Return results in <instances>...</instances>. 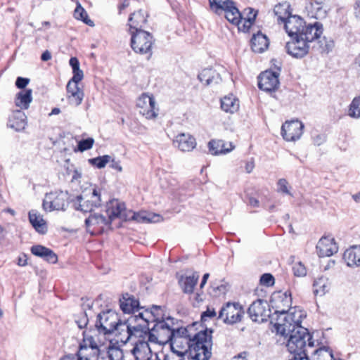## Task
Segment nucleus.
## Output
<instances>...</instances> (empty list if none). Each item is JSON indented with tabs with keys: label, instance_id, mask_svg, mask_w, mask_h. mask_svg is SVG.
<instances>
[{
	"label": "nucleus",
	"instance_id": "f257e3e1",
	"mask_svg": "<svg viewBox=\"0 0 360 360\" xmlns=\"http://www.w3.org/2000/svg\"><path fill=\"white\" fill-rule=\"evenodd\" d=\"M282 301L285 302L286 309L277 311L272 316L271 323L274 325L277 333L289 338L287 342V349L290 354L309 353L312 349L314 342L312 340V335L308 329L301 326L302 319L305 315L302 311H288L292 300L290 295L287 292L283 294Z\"/></svg>",
	"mask_w": 360,
	"mask_h": 360
},
{
	"label": "nucleus",
	"instance_id": "f03ea898",
	"mask_svg": "<svg viewBox=\"0 0 360 360\" xmlns=\"http://www.w3.org/2000/svg\"><path fill=\"white\" fill-rule=\"evenodd\" d=\"M87 340L94 352V356L84 354L85 347H82L79 352V360H97L98 357L102 360H124L123 352L119 347L110 345L98 347L93 338Z\"/></svg>",
	"mask_w": 360,
	"mask_h": 360
},
{
	"label": "nucleus",
	"instance_id": "7ed1b4c3",
	"mask_svg": "<svg viewBox=\"0 0 360 360\" xmlns=\"http://www.w3.org/2000/svg\"><path fill=\"white\" fill-rule=\"evenodd\" d=\"M150 316V313H139L137 315H133V318H136L135 323L131 326V340H136L135 342L136 346L138 344L146 345L148 346V342H151V339L155 338L151 329L149 328L148 317Z\"/></svg>",
	"mask_w": 360,
	"mask_h": 360
},
{
	"label": "nucleus",
	"instance_id": "20e7f679",
	"mask_svg": "<svg viewBox=\"0 0 360 360\" xmlns=\"http://www.w3.org/2000/svg\"><path fill=\"white\" fill-rule=\"evenodd\" d=\"M131 46L134 52L140 54H151L155 42L153 35L145 30L131 31Z\"/></svg>",
	"mask_w": 360,
	"mask_h": 360
},
{
	"label": "nucleus",
	"instance_id": "39448f33",
	"mask_svg": "<svg viewBox=\"0 0 360 360\" xmlns=\"http://www.w3.org/2000/svg\"><path fill=\"white\" fill-rule=\"evenodd\" d=\"M243 314L241 304L229 302L221 308L217 319L222 320L226 324L233 325L241 321Z\"/></svg>",
	"mask_w": 360,
	"mask_h": 360
},
{
	"label": "nucleus",
	"instance_id": "423d86ee",
	"mask_svg": "<svg viewBox=\"0 0 360 360\" xmlns=\"http://www.w3.org/2000/svg\"><path fill=\"white\" fill-rule=\"evenodd\" d=\"M68 193L55 191L46 193L42 206L45 211L65 210L67 206Z\"/></svg>",
	"mask_w": 360,
	"mask_h": 360
},
{
	"label": "nucleus",
	"instance_id": "0eeeda50",
	"mask_svg": "<svg viewBox=\"0 0 360 360\" xmlns=\"http://www.w3.org/2000/svg\"><path fill=\"white\" fill-rule=\"evenodd\" d=\"M119 320L117 314L112 310H108L98 315L96 327L100 333L111 334Z\"/></svg>",
	"mask_w": 360,
	"mask_h": 360
},
{
	"label": "nucleus",
	"instance_id": "6e6552de",
	"mask_svg": "<svg viewBox=\"0 0 360 360\" xmlns=\"http://www.w3.org/2000/svg\"><path fill=\"white\" fill-rule=\"evenodd\" d=\"M72 202L75 210L84 213L91 212L94 207H98L101 205V193L94 188L92 191L91 199L86 198L83 195H79L76 197Z\"/></svg>",
	"mask_w": 360,
	"mask_h": 360
},
{
	"label": "nucleus",
	"instance_id": "1a4fd4ad",
	"mask_svg": "<svg viewBox=\"0 0 360 360\" xmlns=\"http://www.w3.org/2000/svg\"><path fill=\"white\" fill-rule=\"evenodd\" d=\"M136 106L139 108V113L146 119H154L158 115V108L153 95L142 94L138 98Z\"/></svg>",
	"mask_w": 360,
	"mask_h": 360
},
{
	"label": "nucleus",
	"instance_id": "9d476101",
	"mask_svg": "<svg viewBox=\"0 0 360 360\" xmlns=\"http://www.w3.org/2000/svg\"><path fill=\"white\" fill-rule=\"evenodd\" d=\"M281 68L278 66L277 71L266 70L258 77V86L261 90L266 92L274 91L279 86L278 77Z\"/></svg>",
	"mask_w": 360,
	"mask_h": 360
},
{
	"label": "nucleus",
	"instance_id": "9b49d317",
	"mask_svg": "<svg viewBox=\"0 0 360 360\" xmlns=\"http://www.w3.org/2000/svg\"><path fill=\"white\" fill-rule=\"evenodd\" d=\"M268 304L266 302L262 300H257L253 302L248 309V314L252 321L263 323L267 321V319L271 316L278 311L270 316L269 309H267ZM281 309L280 311H281Z\"/></svg>",
	"mask_w": 360,
	"mask_h": 360
},
{
	"label": "nucleus",
	"instance_id": "f8f14e48",
	"mask_svg": "<svg viewBox=\"0 0 360 360\" xmlns=\"http://www.w3.org/2000/svg\"><path fill=\"white\" fill-rule=\"evenodd\" d=\"M155 338L151 339V342H158L160 344L171 342L174 338V332L169 325L164 320L157 321L154 326L151 328Z\"/></svg>",
	"mask_w": 360,
	"mask_h": 360
},
{
	"label": "nucleus",
	"instance_id": "ddd939ff",
	"mask_svg": "<svg viewBox=\"0 0 360 360\" xmlns=\"http://www.w3.org/2000/svg\"><path fill=\"white\" fill-rule=\"evenodd\" d=\"M304 124L298 120L287 121L281 127V135L287 141H295L303 134Z\"/></svg>",
	"mask_w": 360,
	"mask_h": 360
},
{
	"label": "nucleus",
	"instance_id": "4468645a",
	"mask_svg": "<svg viewBox=\"0 0 360 360\" xmlns=\"http://www.w3.org/2000/svg\"><path fill=\"white\" fill-rule=\"evenodd\" d=\"M106 214L110 223L115 219H120L123 221L129 220L128 211L126 210L124 202H120L117 199L110 200L106 205Z\"/></svg>",
	"mask_w": 360,
	"mask_h": 360
},
{
	"label": "nucleus",
	"instance_id": "2eb2a0df",
	"mask_svg": "<svg viewBox=\"0 0 360 360\" xmlns=\"http://www.w3.org/2000/svg\"><path fill=\"white\" fill-rule=\"evenodd\" d=\"M291 38L292 41L286 43V52L296 58H302L305 56L309 50V46L307 41L298 36Z\"/></svg>",
	"mask_w": 360,
	"mask_h": 360
},
{
	"label": "nucleus",
	"instance_id": "dca6fc26",
	"mask_svg": "<svg viewBox=\"0 0 360 360\" xmlns=\"http://www.w3.org/2000/svg\"><path fill=\"white\" fill-rule=\"evenodd\" d=\"M213 330L210 329V334H202L204 345L200 348L195 349V352H190L189 359L192 360H209L212 356V333ZM202 340V338H200Z\"/></svg>",
	"mask_w": 360,
	"mask_h": 360
},
{
	"label": "nucleus",
	"instance_id": "f3484780",
	"mask_svg": "<svg viewBox=\"0 0 360 360\" xmlns=\"http://www.w3.org/2000/svg\"><path fill=\"white\" fill-rule=\"evenodd\" d=\"M135 321L136 318H133V315H131L124 322L119 320L115 330L112 331V333L117 338L118 341L127 343L131 340V326L132 323H135Z\"/></svg>",
	"mask_w": 360,
	"mask_h": 360
},
{
	"label": "nucleus",
	"instance_id": "a211bd4d",
	"mask_svg": "<svg viewBox=\"0 0 360 360\" xmlns=\"http://www.w3.org/2000/svg\"><path fill=\"white\" fill-rule=\"evenodd\" d=\"M85 225L87 231L94 235L96 233V227L98 229L103 230L105 227H108L111 225L109 219L104 217L103 214L94 213L91 214L88 218L85 219Z\"/></svg>",
	"mask_w": 360,
	"mask_h": 360
},
{
	"label": "nucleus",
	"instance_id": "6ab92c4d",
	"mask_svg": "<svg viewBox=\"0 0 360 360\" xmlns=\"http://www.w3.org/2000/svg\"><path fill=\"white\" fill-rule=\"evenodd\" d=\"M284 28L290 37H300L306 25L302 18L297 15H291L283 22Z\"/></svg>",
	"mask_w": 360,
	"mask_h": 360
},
{
	"label": "nucleus",
	"instance_id": "aec40b11",
	"mask_svg": "<svg viewBox=\"0 0 360 360\" xmlns=\"http://www.w3.org/2000/svg\"><path fill=\"white\" fill-rule=\"evenodd\" d=\"M338 246L333 238L322 237L316 245L317 254L320 257H330L338 252Z\"/></svg>",
	"mask_w": 360,
	"mask_h": 360
},
{
	"label": "nucleus",
	"instance_id": "412c9836",
	"mask_svg": "<svg viewBox=\"0 0 360 360\" xmlns=\"http://www.w3.org/2000/svg\"><path fill=\"white\" fill-rule=\"evenodd\" d=\"M199 280V274L193 271L191 274L181 275L178 277V283L184 293L193 294L194 288Z\"/></svg>",
	"mask_w": 360,
	"mask_h": 360
},
{
	"label": "nucleus",
	"instance_id": "4be33fe9",
	"mask_svg": "<svg viewBox=\"0 0 360 360\" xmlns=\"http://www.w3.org/2000/svg\"><path fill=\"white\" fill-rule=\"evenodd\" d=\"M323 25L316 22L314 24L305 25L303 32H301L300 38L304 39L309 44V42L319 39L323 33Z\"/></svg>",
	"mask_w": 360,
	"mask_h": 360
},
{
	"label": "nucleus",
	"instance_id": "5701e85b",
	"mask_svg": "<svg viewBox=\"0 0 360 360\" xmlns=\"http://www.w3.org/2000/svg\"><path fill=\"white\" fill-rule=\"evenodd\" d=\"M147 18V13L141 9L131 13L128 20L129 31L143 30V27L148 21Z\"/></svg>",
	"mask_w": 360,
	"mask_h": 360
},
{
	"label": "nucleus",
	"instance_id": "b1692460",
	"mask_svg": "<svg viewBox=\"0 0 360 360\" xmlns=\"http://www.w3.org/2000/svg\"><path fill=\"white\" fill-rule=\"evenodd\" d=\"M174 145L183 152L191 151L196 146L195 139L188 134H178L174 141Z\"/></svg>",
	"mask_w": 360,
	"mask_h": 360
},
{
	"label": "nucleus",
	"instance_id": "393cba45",
	"mask_svg": "<svg viewBox=\"0 0 360 360\" xmlns=\"http://www.w3.org/2000/svg\"><path fill=\"white\" fill-rule=\"evenodd\" d=\"M120 307L124 314L135 315L139 309V302L133 295L126 293L120 299Z\"/></svg>",
	"mask_w": 360,
	"mask_h": 360
},
{
	"label": "nucleus",
	"instance_id": "a878e982",
	"mask_svg": "<svg viewBox=\"0 0 360 360\" xmlns=\"http://www.w3.org/2000/svg\"><path fill=\"white\" fill-rule=\"evenodd\" d=\"M325 0H309L306 5V9L311 17L316 19L324 18L327 11L323 8Z\"/></svg>",
	"mask_w": 360,
	"mask_h": 360
},
{
	"label": "nucleus",
	"instance_id": "bb28decb",
	"mask_svg": "<svg viewBox=\"0 0 360 360\" xmlns=\"http://www.w3.org/2000/svg\"><path fill=\"white\" fill-rule=\"evenodd\" d=\"M31 252L34 255L43 258L49 263L55 264L58 262V256L51 249L41 245H33Z\"/></svg>",
	"mask_w": 360,
	"mask_h": 360
},
{
	"label": "nucleus",
	"instance_id": "cd10ccee",
	"mask_svg": "<svg viewBox=\"0 0 360 360\" xmlns=\"http://www.w3.org/2000/svg\"><path fill=\"white\" fill-rule=\"evenodd\" d=\"M343 259L348 266H360V245H353L347 249L344 252Z\"/></svg>",
	"mask_w": 360,
	"mask_h": 360
},
{
	"label": "nucleus",
	"instance_id": "c85d7f7f",
	"mask_svg": "<svg viewBox=\"0 0 360 360\" xmlns=\"http://www.w3.org/2000/svg\"><path fill=\"white\" fill-rule=\"evenodd\" d=\"M28 217L30 224L37 232L40 234H45L47 232L46 222L37 210H30Z\"/></svg>",
	"mask_w": 360,
	"mask_h": 360
},
{
	"label": "nucleus",
	"instance_id": "c756f323",
	"mask_svg": "<svg viewBox=\"0 0 360 360\" xmlns=\"http://www.w3.org/2000/svg\"><path fill=\"white\" fill-rule=\"evenodd\" d=\"M191 337L175 338L170 342L171 350L182 352V356L189 359L190 355Z\"/></svg>",
	"mask_w": 360,
	"mask_h": 360
},
{
	"label": "nucleus",
	"instance_id": "7c9ffc66",
	"mask_svg": "<svg viewBox=\"0 0 360 360\" xmlns=\"http://www.w3.org/2000/svg\"><path fill=\"white\" fill-rule=\"evenodd\" d=\"M208 148L212 155H218L231 151L234 146L232 143H226L222 140H212L208 143Z\"/></svg>",
	"mask_w": 360,
	"mask_h": 360
},
{
	"label": "nucleus",
	"instance_id": "2f4dec72",
	"mask_svg": "<svg viewBox=\"0 0 360 360\" xmlns=\"http://www.w3.org/2000/svg\"><path fill=\"white\" fill-rule=\"evenodd\" d=\"M250 42L252 50L255 53L264 52L269 45V40L267 37L260 32L252 36Z\"/></svg>",
	"mask_w": 360,
	"mask_h": 360
},
{
	"label": "nucleus",
	"instance_id": "473e14b6",
	"mask_svg": "<svg viewBox=\"0 0 360 360\" xmlns=\"http://www.w3.org/2000/svg\"><path fill=\"white\" fill-rule=\"evenodd\" d=\"M32 101V90L31 89L21 90L15 95V104L20 109H28Z\"/></svg>",
	"mask_w": 360,
	"mask_h": 360
},
{
	"label": "nucleus",
	"instance_id": "72a5a7b5",
	"mask_svg": "<svg viewBox=\"0 0 360 360\" xmlns=\"http://www.w3.org/2000/svg\"><path fill=\"white\" fill-rule=\"evenodd\" d=\"M198 78L205 85H210L213 83L218 84L221 81L220 75L212 68L202 70L198 75Z\"/></svg>",
	"mask_w": 360,
	"mask_h": 360
},
{
	"label": "nucleus",
	"instance_id": "f704fd0d",
	"mask_svg": "<svg viewBox=\"0 0 360 360\" xmlns=\"http://www.w3.org/2000/svg\"><path fill=\"white\" fill-rule=\"evenodd\" d=\"M129 220L132 219L138 222H158L161 220L162 217L159 214H150L146 212H132L128 211Z\"/></svg>",
	"mask_w": 360,
	"mask_h": 360
},
{
	"label": "nucleus",
	"instance_id": "c9c22d12",
	"mask_svg": "<svg viewBox=\"0 0 360 360\" xmlns=\"http://www.w3.org/2000/svg\"><path fill=\"white\" fill-rule=\"evenodd\" d=\"M221 108L226 112L233 114L239 109V101L232 94L226 96L221 99Z\"/></svg>",
	"mask_w": 360,
	"mask_h": 360
},
{
	"label": "nucleus",
	"instance_id": "e433bc0d",
	"mask_svg": "<svg viewBox=\"0 0 360 360\" xmlns=\"http://www.w3.org/2000/svg\"><path fill=\"white\" fill-rule=\"evenodd\" d=\"M274 13L277 16L278 22H284L286 19L292 15L290 4L287 1L278 4L274 8Z\"/></svg>",
	"mask_w": 360,
	"mask_h": 360
},
{
	"label": "nucleus",
	"instance_id": "4c0bfd02",
	"mask_svg": "<svg viewBox=\"0 0 360 360\" xmlns=\"http://www.w3.org/2000/svg\"><path fill=\"white\" fill-rule=\"evenodd\" d=\"M9 122L11 128L16 131H20L26 126V116L22 111L17 110L10 118Z\"/></svg>",
	"mask_w": 360,
	"mask_h": 360
},
{
	"label": "nucleus",
	"instance_id": "58836bf2",
	"mask_svg": "<svg viewBox=\"0 0 360 360\" xmlns=\"http://www.w3.org/2000/svg\"><path fill=\"white\" fill-rule=\"evenodd\" d=\"M310 360H335L332 350L326 346L321 347L312 352Z\"/></svg>",
	"mask_w": 360,
	"mask_h": 360
},
{
	"label": "nucleus",
	"instance_id": "ea45409f",
	"mask_svg": "<svg viewBox=\"0 0 360 360\" xmlns=\"http://www.w3.org/2000/svg\"><path fill=\"white\" fill-rule=\"evenodd\" d=\"M329 282L326 278L321 277L315 280L313 291L315 295L323 296L329 290Z\"/></svg>",
	"mask_w": 360,
	"mask_h": 360
},
{
	"label": "nucleus",
	"instance_id": "a19ab883",
	"mask_svg": "<svg viewBox=\"0 0 360 360\" xmlns=\"http://www.w3.org/2000/svg\"><path fill=\"white\" fill-rule=\"evenodd\" d=\"M224 12L225 18L232 24L239 25L240 22H242V14L234 4Z\"/></svg>",
	"mask_w": 360,
	"mask_h": 360
},
{
	"label": "nucleus",
	"instance_id": "79ce46f5",
	"mask_svg": "<svg viewBox=\"0 0 360 360\" xmlns=\"http://www.w3.org/2000/svg\"><path fill=\"white\" fill-rule=\"evenodd\" d=\"M69 64L72 68L73 77H72V81H74V83H79L82 80L84 73L79 68V62L78 59L76 57H72L70 59Z\"/></svg>",
	"mask_w": 360,
	"mask_h": 360
},
{
	"label": "nucleus",
	"instance_id": "37998d69",
	"mask_svg": "<svg viewBox=\"0 0 360 360\" xmlns=\"http://www.w3.org/2000/svg\"><path fill=\"white\" fill-rule=\"evenodd\" d=\"M202 334H210V329H206L202 331H200L196 333L193 338H191V345H190V352H195V349L200 348L201 345H204V340L202 338L200 340V338H202Z\"/></svg>",
	"mask_w": 360,
	"mask_h": 360
},
{
	"label": "nucleus",
	"instance_id": "c03bdc74",
	"mask_svg": "<svg viewBox=\"0 0 360 360\" xmlns=\"http://www.w3.org/2000/svg\"><path fill=\"white\" fill-rule=\"evenodd\" d=\"M84 96V91L80 89L77 91H71L70 94L67 95V98L70 105L79 106L82 103Z\"/></svg>",
	"mask_w": 360,
	"mask_h": 360
},
{
	"label": "nucleus",
	"instance_id": "a18cd8bd",
	"mask_svg": "<svg viewBox=\"0 0 360 360\" xmlns=\"http://www.w3.org/2000/svg\"><path fill=\"white\" fill-rule=\"evenodd\" d=\"M74 16L76 19L83 21L84 23L89 26H94V22L88 18L86 11L83 7L79 4L74 12Z\"/></svg>",
	"mask_w": 360,
	"mask_h": 360
},
{
	"label": "nucleus",
	"instance_id": "49530a36",
	"mask_svg": "<svg viewBox=\"0 0 360 360\" xmlns=\"http://www.w3.org/2000/svg\"><path fill=\"white\" fill-rule=\"evenodd\" d=\"M210 4L212 9L215 8V13H218V10H223L225 11L234 4V3L231 0H210Z\"/></svg>",
	"mask_w": 360,
	"mask_h": 360
},
{
	"label": "nucleus",
	"instance_id": "de8ad7c7",
	"mask_svg": "<svg viewBox=\"0 0 360 360\" xmlns=\"http://www.w3.org/2000/svg\"><path fill=\"white\" fill-rule=\"evenodd\" d=\"M349 116L353 118L360 117V96L355 97L349 105Z\"/></svg>",
	"mask_w": 360,
	"mask_h": 360
},
{
	"label": "nucleus",
	"instance_id": "09e8293b",
	"mask_svg": "<svg viewBox=\"0 0 360 360\" xmlns=\"http://www.w3.org/2000/svg\"><path fill=\"white\" fill-rule=\"evenodd\" d=\"M150 313L148 317L149 323L150 322H156L159 321L160 317L162 316V309L160 306L153 305L150 309H146L143 313Z\"/></svg>",
	"mask_w": 360,
	"mask_h": 360
},
{
	"label": "nucleus",
	"instance_id": "8fccbe9b",
	"mask_svg": "<svg viewBox=\"0 0 360 360\" xmlns=\"http://www.w3.org/2000/svg\"><path fill=\"white\" fill-rule=\"evenodd\" d=\"M111 157L108 155L99 156L97 158H91L89 160L91 165L96 167L98 169H101L105 167L106 164L110 161Z\"/></svg>",
	"mask_w": 360,
	"mask_h": 360
},
{
	"label": "nucleus",
	"instance_id": "3c124183",
	"mask_svg": "<svg viewBox=\"0 0 360 360\" xmlns=\"http://www.w3.org/2000/svg\"><path fill=\"white\" fill-rule=\"evenodd\" d=\"M243 14L246 15V17L245 18V23H248V26H251L255 20L257 15V11L252 8H248L244 10Z\"/></svg>",
	"mask_w": 360,
	"mask_h": 360
},
{
	"label": "nucleus",
	"instance_id": "603ef678",
	"mask_svg": "<svg viewBox=\"0 0 360 360\" xmlns=\"http://www.w3.org/2000/svg\"><path fill=\"white\" fill-rule=\"evenodd\" d=\"M94 143V140L93 138H87L86 139H82L78 143V150L81 152L89 150L93 147Z\"/></svg>",
	"mask_w": 360,
	"mask_h": 360
},
{
	"label": "nucleus",
	"instance_id": "864d4df0",
	"mask_svg": "<svg viewBox=\"0 0 360 360\" xmlns=\"http://www.w3.org/2000/svg\"><path fill=\"white\" fill-rule=\"evenodd\" d=\"M217 316V312L214 308L207 307L206 311L201 314V321L205 323L208 319L215 318Z\"/></svg>",
	"mask_w": 360,
	"mask_h": 360
},
{
	"label": "nucleus",
	"instance_id": "5fc2aeb1",
	"mask_svg": "<svg viewBox=\"0 0 360 360\" xmlns=\"http://www.w3.org/2000/svg\"><path fill=\"white\" fill-rule=\"evenodd\" d=\"M292 271L296 276H304L307 274L306 268L301 262L295 263L292 266Z\"/></svg>",
	"mask_w": 360,
	"mask_h": 360
},
{
	"label": "nucleus",
	"instance_id": "6e6d98bb",
	"mask_svg": "<svg viewBox=\"0 0 360 360\" xmlns=\"http://www.w3.org/2000/svg\"><path fill=\"white\" fill-rule=\"evenodd\" d=\"M274 277L271 274H264L260 278V283L267 287L274 285Z\"/></svg>",
	"mask_w": 360,
	"mask_h": 360
},
{
	"label": "nucleus",
	"instance_id": "4d7b16f0",
	"mask_svg": "<svg viewBox=\"0 0 360 360\" xmlns=\"http://www.w3.org/2000/svg\"><path fill=\"white\" fill-rule=\"evenodd\" d=\"M92 338L91 336L88 337L86 335H85V333L84 332V340L83 344H81L79 346V349L78 352L80 351L82 347H85V351L84 354H87L88 356H94V352L91 350V346L89 345V342L87 339H90Z\"/></svg>",
	"mask_w": 360,
	"mask_h": 360
},
{
	"label": "nucleus",
	"instance_id": "13d9d810",
	"mask_svg": "<svg viewBox=\"0 0 360 360\" xmlns=\"http://www.w3.org/2000/svg\"><path fill=\"white\" fill-rule=\"evenodd\" d=\"M165 360H185V356H182V352L171 350V352L165 356Z\"/></svg>",
	"mask_w": 360,
	"mask_h": 360
},
{
	"label": "nucleus",
	"instance_id": "bf43d9fd",
	"mask_svg": "<svg viewBox=\"0 0 360 360\" xmlns=\"http://www.w3.org/2000/svg\"><path fill=\"white\" fill-rule=\"evenodd\" d=\"M288 181L285 179H280L278 181L277 185H278V191L282 192L285 194L290 195V193L288 188Z\"/></svg>",
	"mask_w": 360,
	"mask_h": 360
},
{
	"label": "nucleus",
	"instance_id": "052dcab7",
	"mask_svg": "<svg viewBox=\"0 0 360 360\" xmlns=\"http://www.w3.org/2000/svg\"><path fill=\"white\" fill-rule=\"evenodd\" d=\"M172 332H174V338H189L188 331L186 328H179L176 330L172 329Z\"/></svg>",
	"mask_w": 360,
	"mask_h": 360
},
{
	"label": "nucleus",
	"instance_id": "680f3d73",
	"mask_svg": "<svg viewBox=\"0 0 360 360\" xmlns=\"http://www.w3.org/2000/svg\"><path fill=\"white\" fill-rule=\"evenodd\" d=\"M313 143L319 146L326 141V136L323 134H318L312 136Z\"/></svg>",
	"mask_w": 360,
	"mask_h": 360
},
{
	"label": "nucleus",
	"instance_id": "e2e57ef3",
	"mask_svg": "<svg viewBox=\"0 0 360 360\" xmlns=\"http://www.w3.org/2000/svg\"><path fill=\"white\" fill-rule=\"evenodd\" d=\"M30 79L18 77H17L15 80V86L18 89L24 90V89L26 87V86L29 84Z\"/></svg>",
	"mask_w": 360,
	"mask_h": 360
},
{
	"label": "nucleus",
	"instance_id": "0e129e2a",
	"mask_svg": "<svg viewBox=\"0 0 360 360\" xmlns=\"http://www.w3.org/2000/svg\"><path fill=\"white\" fill-rule=\"evenodd\" d=\"M309 353H301L290 354L289 360H310L308 356Z\"/></svg>",
	"mask_w": 360,
	"mask_h": 360
},
{
	"label": "nucleus",
	"instance_id": "69168bd1",
	"mask_svg": "<svg viewBox=\"0 0 360 360\" xmlns=\"http://www.w3.org/2000/svg\"><path fill=\"white\" fill-rule=\"evenodd\" d=\"M202 295V293L196 292L195 295H193V297H190L193 307H199L200 304L203 301Z\"/></svg>",
	"mask_w": 360,
	"mask_h": 360
},
{
	"label": "nucleus",
	"instance_id": "338daca9",
	"mask_svg": "<svg viewBox=\"0 0 360 360\" xmlns=\"http://www.w3.org/2000/svg\"><path fill=\"white\" fill-rule=\"evenodd\" d=\"M80 89H81L79 87L78 83H74V81H72L71 78L66 86L67 95L70 94L71 91H77Z\"/></svg>",
	"mask_w": 360,
	"mask_h": 360
},
{
	"label": "nucleus",
	"instance_id": "774afa93",
	"mask_svg": "<svg viewBox=\"0 0 360 360\" xmlns=\"http://www.w3.org/2000/svg\"><path fill=\"white\" fill-rule=\"evenodd\" d=\"M88 321L89 320L86 314L84 313L82 314V316L78 320L76 321V323L77 324V326L82 329L86 326Z\"/></svg>",
	"mask_w": 360,
	"mask_h": 360
}]
</instances>
